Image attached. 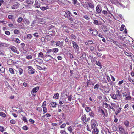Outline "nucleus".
<instances>
[{
  "instance_id": "obj_1",
  "label": "nucleus",
  "mask_w": 134,
  "mask_h": 134,
  "mask_svg": "<svg viewBox=\"0 0 134 134\" xmlns=\"http://www.w3.org/2000/svg\"><path fill=\"white\" fill-rule=\"evenodd\" d=\"M110 96L113 99L119 100L121 98L122 95L121 91L118 90L116 92V94H111Z\"/></svg>"
},
{
  "instance_id": "obj_2",
  "label": "nucleus",
  "mask_w": 134,
  "mask_h": 134,
  "mask_svg": "<svg viewBox=\"0 0 134 134\" xmlns=\"http://www.w3.org/2000/svg\"><path fill=\"white\" fill-rule=\"evenodd\" d=\"M72 43L73 44V47L75 49L76 51H79V47L76 43L74 41H72Z\"/></svg>"
},
{
  "instance_id": "obj_3",
  "label": "nucleus",
  "mask_w": 134,
  "mask_h": 134,
  "mask_svg": "<svg viewBox=\"0 0 134 134\" xmlns=\"http://www.w3.org/2000/svg\"><path fill=\"white\" fill-rule=\"evenodd\" d=\"M96 14H99L100 15L101 13L102 9L101 7H99V5H97L96 7Z\"/></svg>"
},
{
  "instance_id": "obj_4",
  "label": "nucleus",
  "mask_w": 134,
  "mask_h": 134,
  "mask_svg": "<svg viewBox=\"0 0 134 134\" xmlns=\"http://www.w3.org/2000/svg\"><path fill=\"white\" fill-rule=\"evenodd\" d=\"M39 89V87H36L34 88L31 91V93L32 94L35 96V93Z\"/></svg>"
},
{
  "instance_id": "obj_5",
  "label": "nucleus",
  "mask_w": 134,
  "mask_h": 134,
  "mask_svg": "<svg viewBox=\"0 0 134 134\" xmlns=\"http://www.w3.org/2000/svg\"><path fill=\"white\" fill-rule=\"evenodd\" d=\"M10 48L13 52L16 53L17 54H19V52L17 51L16 48L15 46H12L10 47Z\"/></svg>"
},
{
  "instance_id": "obj_6",
  "label": "nucleus",
  "mask_w": 134,
  "mask_h": 134,
  "mask_svg": "<svg viewBox=\"0 0 134 134\" xmlns=\"http://www.w3.org/2000/svg\"><path fill=\"white\" fill-rule=\"evenodd\" d=\"M96 123V122L94 119H92L91 120V127L93 129L95 128Z\"/></svg>"
},
{
  "instance_id": "obj_7",
  "label": "nucleus",
  "mask_w": 134,
  "mask_h": 134,
  "mask_svg": "<svg viewBox=\"0 0 134 134\" xmlns=\"http://www.w3.org/2000/svg\"><path fill=\"white\" fill-rule=\"evenodd\" d=\"M102 29L105 32H107L108 31V29L107 26L104 25H102Z\"/></svg>"
},
{
  "instance_id": "obj_8",
  "label": "nucleus",
  "mask_w": 134,
  "mask_h": 134,
  "mask_svg": "<svg viewBox=\"0 0 134 134\" xmlns=\"http://www.w3.org/2000/svg\"><path fill=\"white\" fill-rule=\"evenodd\" d=\"M111 2L112 3L114 4L117 5H121V4L117 0H112Z\"/></svg>"
},
{
  "instance_id": "obj_9",
  "label": "nucleus",
  "mask_w": 134,
  "mask_h": 134,
  "mask_svg": "<svg viewBox=\"0 0 134 134\" xmlns=\"http://www.w3.org/2000/svg\"><path fill=\"white\" fill-rule=\"evenodd\" d=\"M92 131V134H98L99 131L98 129L97 128H93Z\"/></svg>"
},
{
  "instance_id": "obj_10",
  "label": "nucleus",
  "mask_w": 134,
  "mask_h": 134,
  "mask_svg": "<svg viewBox=\"0 0 134 134\" xmlns=\"http://www.w3.org/2000/svg\"><path fill=\"white\" fill-rule=\"evenodd\" d=\"M72 16H70V15H69V16H65V17H66L72 23H74V22L73 19V17H72Z\"/></svg>"
},
{
  "instance_id": "obj_11",
  "label": "nucleus",
  "mask_w": 134,
  "mask_h": 134,
  "mask_svg": "<svg viewBox=\"0 0 134 134\" xmlns=\"http://www.w3.org/2000/svg\"><path fill=\"white\" fill-rule=\"evenodd\" d=\"M81 119L84 123H86L87 122L86 117L85 115H83L81 117Z\"/></svg>"
},
{
  "instance_id": "obj_12",
  "label": "nucleus",
  "mask_w": 134,
  "mask_h": 134,
  "mask_svg": "<svg viewBox=\"0 0 134 134\" xmlns=\"http://www.w3.org/2000/svg\"><path fill=\"white\" fill-rule=\"evenodd\" d=\"M87 4L88 5L89 7L91 9H93L94 8V5L92 3L87 2Z\"/></svg>"
},
{
  "instance_id": "obj_13",
  "label": "nucleus",
  "mask_w": 134,
  "mask_h": 134,
  "mask_svg": "<svg viewBox=\"0 0 134 134\" xmlns=\"http://www.w3.org/2000/svg\"><path fill=\"white\" fill-rule=\"evenodd\" d=\"M8 44H7L5 43H0V47H5L8 46Z\"/></svg>"
},
{
  "instance_id": "obj_14",
  "label": "nucleus",
  "mask_w": 134,
  "mask_h": 134,
  "mask_svg": "<svg viewBox=\"0 0 134 134\" xmlns=\"http://www.w3.org/2000/svg\"><path fill=\"white\" fill-rule=\"evenodd\" d=\"M93 41L92 40H89L86 42L85 43V44L86 45H88L90 44H93Z\"/></svg>"
},
{
  "instance_id": "obj_15",
  "label": "nucleus",
  "mask_w": 134,
  "mask_h": 134,
  "mask_svg": "<svg viewBox=\"0 0 134 134\" xmlns=\"http://www.w3.org/2000/svg\"><path fill=\"white\" fill-rule=\"evenodd\" d=\"M26 2L28 4H32L34 2V0H26Z\"/></svg>"
},
{
  "instance_id": "obj_16",
  "label": "nucleus",
  "mask_w": 134,
  "mask_h": 134,
  "mask_svg": "<svg viewBox=\"0 0 134 134\" xmlns=\"http://www.w3.org/2000/svg\"><path fill=\"white\" fill-rule=\"evenodd\" d=\"M7 64L9 65L12 64L13 63L14 64L13 60L11 59H9V60H8L7 61Z\"/></svg>"
},
{
  "instance_id": "obj_17",
  "label": "nucleus",
  "mask_w": 134,
  "mask_h": 134,
  "mask_svg": "<svg viewBox=\"0 0 134 134\" xmlns=\"http://www.w3.org/2000/svg\"><path fill=\"white\" fill-rule=\"evenodd\" d=\"M23 21L24 23L26 25H28L29 24L30 22L27 19H24Z\"/></svg>"
},
{
  "instance_id": "obj_18",
  "label": "nucleus",
  "mask_w": 134,
  "mask_h": 134,
  "mask_svg": "<svg viewBox=\"0 0 134 134\" xmlns=\"http://www.w3.org/2000/svg\"><path fill=\"white\" fill-rule=\"evenodd\" d=\"M51 106L53 108L56 107L57 105L56 103L54 102H51L50 103Z\"/></svg>"
},
{
  "instance_id": "obj_19",
  "label": "nucleus",
  "mask_w": 134,
  "mask_h": 134,
  "mask_svg": "<svg viewBox=\"0 0 134 134\" xmlns=\"http://www.w3.org/2000/svg\"><path fill=\"white\" fill-rule=\"evenodd\" d=\"M19 4L17 3L16 4H15L13 5L12 7V8L13 9H16L17 8L19 7Z\"/></svg>"
},
{
  "instance_id": "obj_20",
  "label": "nucleus",
  "mask_w": 134,
  "mask_h": 134,
  "mask_svg": "<svg viewBox=\"0 0 134 134\" xmlns=\"http://www.w3.org/2000/svg\"><path fill=\"white\" fill-rule=\"evenodd\" d=\"M35 5L37 8H38L40 7V5L38 3V1L37 0L35 1Z\"/></svg>"
},
{
  "instance_id": "obj_21",
  "label": "nucleus",
  "mask_w": 134,
  "mask_h": 134,
  "mask_svg": "<svg viewBox=\"0 0 134 134\" xmlns=\"http://www.w3.org/2000/svg\"><path fill=\"white\" fill-rule=\"evenodd\" d=\"M98 34V32L97 30L96 29H94L93 30V31L92 33V34L93 35L96 36Z\"/></svg>"
},
{
  "instance_id": "obj_22",
  "label": "nucleus",
  "mask_w": 134,
  "mask_h": 134,
  "mask_svg": "<svg viewBox=\"0 0 134 134\" xmlns=\"http://www.w3.org/2000/svg\"><path fill=\"white\" fill-rule=\"evenodd\" d=\"M73 3L75 6L76 5H79L80 4L79 3H77V0H73Z\"/></svg>"
},
{
  "instance_id": "obj_23",
  "label": "nucleus",
  "mask_w": 134,
  "mask_h": 134,
  "mask_svg": "<svg viewBox=\"0 0 134 134\" xmlns=\"http://www.w3.org/2000/svg\"><path fill=\"white\" fill-rule=\"evenodd\" d=\"M119 130L122 132L123 133L124 131V128L121 126H120L119 127Z\"/></svg>"
},
{
  "instance_id": "obj_24",
  "label": "nucleus",
  "mask_w": 134,
  "mask_h": 134,
  "mask_svg": "<svg viewBox=\"0 0 134 134\" xmlns=\"http://www.w3.org/2000/svg\"><path fill=\"white\" fill-rule=\"evenodd\" d=\"M59 96V94L58 93H57L53 96V98L55 99H57L58 98V97Z\"/></svg>"
},
{
  "instance_id": "obj_25",
  "label": "nucleus",
  "mask_w": 134,
  "mask_h": 134,
  "mask_svg": "<svg viewBox=\"0 0 134 134\" xmlns=\"http://www.w3.org/2000/svg\"><path fill=\"white\" fill-rule=\"evenodd\" d=\"M34 70L33 69H32L30 70H28V73L30 74H33L34 73Z\"/></svg>"
},
{
  "instance_id": "obj_26",
  "label": "nucleus",
  "mask_w": 134,
  "mask_h": 134,
  "mask_svg": "<svg viewBox=\"0 0 134 134\" xmlns=\"http://www.w3.org/2000/svg\"><path fill=\"white\" fill-rule=\"evenodd\" d=\"M66 16H69V15H70V16H72V14L69 11H67L66 12Z\"/></svg>"
},
{
  "instance_id": "obj_27",
  "label": "nucleus",
  "mask_w": 134,
  "mask_h": 134,
  "mask_svg": "<svg viewBox=\"0 0 134 134\" xmlns=\"http://www.w3.org/2000/svg\"><path fill=\"white\" fill-rule=\"evenodd\" d=\"M42 107L43 108V111L44 112L43 114H44L45 113H46L47 112V110L46 108L45 107H43V106H42Z\"/></svg>"
},
{
  "instance_id": "obj_28",
  "label": "nucleus",
  "mask_w": 134,
  "mask_h": 134,
  "mask_svg": "<svg viewBox=\"0 0 134 134\" xmlns=\"http://www.w3.org/2000/svg\"><path fill=\"white\" fill-rule=\"evenodd\" d=\"M68 130L70 132H72L73 129L72 127L71 126H69L68 128Z\"/></svg>"
},
{
  "instance_id": "obj_29",
  "label": "nucleus",
  "mask_w": 134,
  "mask_h": 134,
  "mask_svg": "<svg viewBox=\"0 0 134 134\" xmlns=\"http://www.w3.org/2000/svg\"><path fill=\"white\" fill-rule=\"evenodd\" d=\"M85 108L86 111L87 112H88L91 111V108L89 107H86Z\"/></svg>"
},
{
  "instance_id": "obj_30",
  "label": "nucleus",
  "mask_w": 134,
  "mask_h": 134,
  "mask_svg": "<svg viewBox=\"0 0 134 134\" xmlns=\"http://www.w3.org/2000/svg\"><path fill=\"white\" fill-rule=\"evenodd\" d=\"M38 56V57L42 58L43 57V54L42 52H41L39 53Z\"/></svg>"
},
{
  "instance_id": "obj_31",
  "label": "nucleus",
  "mask_w": 134,
  "mask_h": 134,
  "mask_svg": "<svg viewBox=\"0 0 134 134\" xmlns=\"http://www.w3.org/2000/svg\"><path fill=\"white\" fill-rule=\"evenodd\" d=\"M89 115L91 117H93L94 116V114L93 112L91 111L89 113Z\"/></svg>"
},
{
  "instance_id": "obj_32",
  "label": "nucleus",
  "mask_w": 134,
  "mask_h": 134,
  "mask_svg": "<svg viewBox=\"0 0 134 134\" xmlns=\"http://www.w3.org/2000/svg\"><path fill=\"white\" fill-rule=\"evenodd\" d=\"M0 71L1 73H4L5 71V69L4 68L2 67L0 69Z\"/></svg>"
},
{
  "instance_id": "obj_33",
  "label": "nucleus",
  "mask_w": 134,
  "mask_h": 134,
  "mask_svg": "<svg viewBox=\"0 0 134 134\" xmlns=\"http://www.w3.org/2000/svg\"><path fill=\"white\" fill-rule=\"evenodd\" d=\"M131 97L129 95L128 96H127L125 98V100H131Z\"/></svg>"
},
{
  "instance_id": "obj_34",
  "label": "nucleus",
  "mask_w": 134,
  "mask_h": 134,
  "mask_svg": "<svg viewBox=\"0 0 134 134\" xmlns=\"http://www.w3.org/2000/svg\"><path fill=\"white\" fill-rule=\"evenodd\" d=\"M6 115V114L5 113L2 112H0V116L3 117H5Z\"/></svg>"
},
{
  "instance_id": "obj_35",
  "label": "nucleus",
  "mask_w": 134,
  "mask_h": 134,
  "mask_svg": "<svg viewBox=\"0 0 134 134\" xmlns=\"http://www.w3.org/2000/svg\"><path fill=\"white\" fill-rule=\"evenodd\" d=\"M129 122L127 121H126L124 122V124L126 127L129 126Z\"/></svg>"
},
{
  "instance_id": "obj_36",
  "label": "nucleus",
  "mask_w": 134,
  "mask_h": 134,
  "mask_svg": "<svg viewBox=\"0 0 134 134\" xmlns=\"http://www.w3.org/2000/svg\"><path fill=\"white\" fill-rule=\"evenodd\" d=\"M41 9L42 10H45L47 9V7H40Z\"/></svg>"
},
{
  "instance_id": "obj_37",
  "label": "nucleus",
  "mask_w": 134,
  "mask_h": 134,
  "mask_svg": "<svg viewBox=\"0 0 134 134\" xmlns=\"http://www.w3.org/2000/svg\"><path fill=\"white\" fill-rule=\"evenodd\" d=\"M23 19V18L22 17H19L17 21L18 23H21Z\"/></svg>"
},
{
  "instance_id": "obj_38",
  "label": "nucleus",
  "mask_w": 134,
  "mask_h": 134,
  "mask_svg": "<svg viewBox=\"0 0 134 134\" xmlns=\"http://www.w3.org/2000/svg\"><path fill=\"white\" fill-rule=\"evenodd\" d=\"M88 4H87V2H85V4L83 5V7L85 8H86L87 9H88V5H87Z\"/></svg>"
},
{
  "instance_id": "obj_39",
  "label": "nucleus",
  "mask_w": 134,
  "mask_h": 134,
  "mask_svg": "<svg viewBox=\"0 0 134 134\" xmlns=\"http://www.w3.org/2000/svg\"><path fill=\"white\" fill-rule=\"evenodd\" d=\"M59 49L57 48H54L52 51L53 52L56 53L58 52V51Z\"/></svg>"
},
{
  "instance_id": "obj_40",
  "label": "nucleus",
  "mask_w": 134,
  "mask_h": 134,
  "mask_svg": "<svg viewBox=\"0 0 134 134\" xmlns=\"http://www.w3.org/2000/svg\"><path fill=\"white\" fill-rule=\"evenodd\" d=\"M60 133L61 134H68L65 131L63 130H61L60 131Z\"/></svg>"
},
{
  "instance_id": "obj_41",
  "label": "nucleus",
  "mask_w": 134,
  "mask_h": 134,
  "mask_svg": "<svg viewBox=\"0 0 134 134\" xmlns=\"http://www.w3.org/2000/svg\"><path fill=\"white\" fill-rule=\"evenodd\" d=\"M9 71L12 74H14V71L13 70V69L12 68H9Z\"/></svg>"
},
{
  "instance_id": "obj_42",
  "label": "nucleus",
  "mask_w": 134,
  "mask_h": 134,
  "mask_svg": "<svg viewBox=\"0 0 134 134\" xmlns=\"http://www.w3.org/2000/svg\"><path fill=\"white\" fill-rule=\"evenodd\" d=\"M5 4V2L3 0H0V7L2 5Z\"/></svg>"
},
{
  "instance_id": "obj_43",
  "label": "nucleus",
  "mask_w": 134,
  "mask_h": 134,
  "mask_svg": "<svg viewBox=\"0 0 134 134\" xmlns=\"http://www.w3.org/2000/svg\"><path fill=\"white\" fill-rule=\"evenodd\" d=\"M99 87V85L98 84H96L95 85L94 87V89H98Z\"/></svg>"
},
{
  "instance_id": "obj_44",
  "label": "nucleus",
  "mask_w": 134,
  "mask_h": 134,
  "mask_svg": "<svg viewBox=\"0 0 134 134\" xmlns=\"http://www.w3.org/2000/svg\"><path fill=\"white\" fill-rule=\"evenodd\" d=\"M23 120L25 122H26L27 121V120L26 118V117L25 116H24L23 118Z\"/></svg>"
},
{
  "instance_id": "obj_45",
  "label": "nucleus",
  "mask_w": 134,
  "mask_h": 134,
  "mask_svg": "<svg viewBox=\"0 0 134 134\" xmlns=\"http://www.w3.org/2000/svg\"><path fill=\"white\" fill-rule=\"evenodd\" d=\"M72 96L71 95L70 96H68V99L69 101H71L72 99Z\"/></svg>"
},
{
  "instance_id": "obj_46",
  "label": "nucleus",
  "mask_w": 134,
  "mask_h": 134,
  "mask_svg": "<svg viewBox=\"0 0 134 134\" xmlns=\"http://www.w3.org/2000/svg\"><path fill=\"white\" fill-rule=\"evenodd\" d=\"M69 39H70V38H69L67 37L65 39V43L66 44L67 43H68V41H69L70 40H69Z\"/></svg>"
},
{
  "instance_id": "obj_47",
  "label": "nucleus",
  "mask_w": 134,
  "mask_h": 134,
  "mask_svg": "<svg viewBox=\"0 0 134 134\" xmlns=\"http://www.w3.org/2000/svg\"><path fill=\"white\" fill-rule=\"evenodd\" d=\"M36 110L40 112H41L42 111V109L40 107L36 108Z\"/></svg>"
},
{
  "instance_id": "obj_48",
  "label": "nucleus",
  "mask_w": 134,
  "mask_h": 134,
  "mask_svg": "<svg viewBox=\"0 0 134 134\" xmlns=\"http://www.w3.org/2000/svg\"><path fill=\"white\" fill-rule=\"evenodd\" d=\"M19 74L20 75L22 74L23 72V70L22 69L20 68L19 70Z\"/></svg>"
},
{
  "instance_id": "obj_49",
  "label": "nucleus",
  "mask_w": 134,
  "mask_h": 134,
  "mask_svg": "<svg viewBox=\"0 0 134 134\" xmlns=\"http://www.w3.org/2000/svg\"><path fill=\"white\" fill-rule=\"evenodd\" d=\"M83 18L87 20H89L90 19V18L87 15H85Z\"/></svg>"
},
{
  "instance_id": "obj_50",
  "label": "nucleus",
  "mask_w": 134,
  "mask_h": 134,
  "mask_svg": "<svg viewBox=\"0 0 134 134\" xmlns=\"http://www.w3.org/2000/svg\"><path fill=\"white\" fill-rule=\"evenodd\" d=\"M26 58L28 59H32V56L31 55H29L27 56Z\"/></svg>"
},
{
  "instance_id": "obj_51",
  "label": "nucleus",
  "mask_w": 134,
  "mask_h": 134,
  "mask_svg": "<svg viewBox=\"0 0 134 134\" xmlns=\"http://www.w3.org/2000/svg\"><path fill=\"white\" fill-rule=\"evenodd\" d=\"M27 38L29 39H31L32 38V36L31 34H28L27 35Z\"/></svg>"
},
{
  "instance_id": "obj_52",
  "label": "nucleus",
  "mask_w": 134,
  "mask_h": 134,
  "mask_svg": "<svg viewBox=\"0 0 134 134\" xmlns=\"http://www.w3.org/2000/svg\"><path fill=\"white\" fill-rule=\"evenodd\" d=\"M96 64L100 66H101V64L100 62L98 61H96Z\"/></svg>"
},
{
  "instance_id": "obj_53",
  "label": "nucleus",
  "mask_w": 134,
  "mask_h": 134,
  "mask_svg": "<svg viewBox=\"0 0 134 134\" xmlns=\"http://www.w3.org/2000/svg\"><path fill=\"white\" fill-rule=\"evenodd\" d=\"M93 23L96 25H98V21L96 20H94Z\"/></svg>"
},
{
  "instance_id": "obj_54",
  "label": "nucleus",
  "mask_w": 134,
  "mask_h": 134,
  "mask_svg": "<svg viewBox=\"0 0 134 134\" xmlns=\"http://www.w3.org/2000/svg\"><path fill=\"white\" fill-rule=\"evenodd\" d=\"M70 37L71 39H75L76 38L75 36L73 34L71 35Z\"/></svg>"
},
{
  "instance_id": "obj_55",
  "label": "nucleus",
  "mask_w": 134,
  "mask_h": 134,
  "mask_svg": "<svg viewBox=\"0 0 134 134\" xmlns=\"http://www.w3.org/2000/svg\"><path fill=\"white\" fill-rule=\"evenodd\" d=\"M52 51V50L51 49H48L47 52H46V54L47 55H49V54H50L49 53L51 52Z\"/></svg>"
},
{
  "instance_id": "obj_56",
  "label": "nucleus",
  "mask_w": 134,
  "mask_h": 134,
  "mask_svg": "<svg viewBox=\"0 0 134 134\" xmlns=\"http://www.w3.org/2000/svg\"><path fill=\"white\" fill-rule=\"evenodd\" d=\"M66 126V124L65 123H64L61 125L60 127L63 128L65 127Z\"/></svg>"
},
{
  "instance_id": "obj_57",
  "label": "nucleus",
  "mask_w": 134,
  "mask_h": 134,
  "mask_svg": "<svg viewBox=\"0 0 134 134\" xmlns=\"http://www.w3.org/2000/svg\"><path fill=\"white\" fill-rule=\"evenodd\" d=\"M0 131L2 132H3L4 131V127L2 126H0Z\"/></svg>"
},
{
  "instance_id": "obj_58",
  "label": "nucleus",
  "mask_w": 134,
  "mask_h": 134,
  "mask_svg": "<svg viewBox=\"0 0 134 134\" xmlns=\"http://www.w3.org/2000/svg\"><path fill=\"white\" fill-rule=\"evenodd\" d=\"M13 110L15 111H18L19 113H21L22 111V110L21 109H19V110H16V109H13Z\"/></svg>"
},
{
  "instance_id": "obj_59",
  "label": "nucleus",
  "mask_w": 134,
  "mask_h": 134,
  "mask_svg": "<svg viewBox=\"0 0 134 134\" xmlns=\"http://www.w3.org/2000/svg\"><path fill=\"white\" fill-rule=\"evenodd\" d=\"M113 43L117 46H119L118 44H119L117 41H113Z\"/></svg>"
},
{
  "instance_id": "obj_60",
  "label": "nucleus",
  "mask_w": 134,
  "mask_h": 134,
  "mask_svg": "<svg viewBox=\"0 0 134 134\" xmlns=\"http://www.w3.org/2000/svg\"><path fill=\"white\" fill-rule=\"evenodd\" d=\"M61 44V43L60 41H58L57 42L56 45L57 46H58L60 45Z\"/></svg>"
},
{
  "instance_id": "obj_61",
  "label": "nucleus",
  "mask_w": 134,
  "mask_h": 134,
  "mask_svg": "<svg viewBox=\"0 0 134 134\" xmlns=\"http://www.w3.org/2000/svg\"><path fill=\"white\" fill-rule=\"evenodd\" d=\"M8 17L9 19H13V15H9L8 16Z\"/></svg>"
},
{
  "instance_id": "obj_62",
  "label": "nucleus",
  "mask_w": 134,
  "mask_h": 134,
  "mask_svg": "<svg viewBox=\"0 0 134 134\" xmlns=\"http://www.w3.org/2000/svg\"><path fill=\"white\" fill-rule=\"evenodd\" d=\"M10 122L11 124H14L15 123V120L12 119L10 120Z\"/></svg>"
},
{
  "instance_id": "obj_63",
  "label": "nucleus",
  "mask_w": 134,
  "mask_h": 134,
  "mask_svg": "<svg viewBox=\"0 0 134 134\" xmlns=\"http://www.w3.org/2000/svg\"><path fill=\"white\" fill-rule=\"evenodd\" d=\"M5 34L7 35H9L10 34V32L8 31H6L5 32Z\"/></svg>"
},
{
  "instance_id": "obj_64",
  "label": "nucleus",
  "mask_w": 134,
  "mask_h": 134,
  "mask_svg": "<svg viewBox=\"0 0 134 134\" xmlns=\"http://www.w3.org/2000/svg\"><path fill=\"white\" fill-rule=\"evenodd\" d=\"M23 129L24 130H27L28 129V128L27 126H24L23 127Z\"/></svg>"
}]
</instances>
